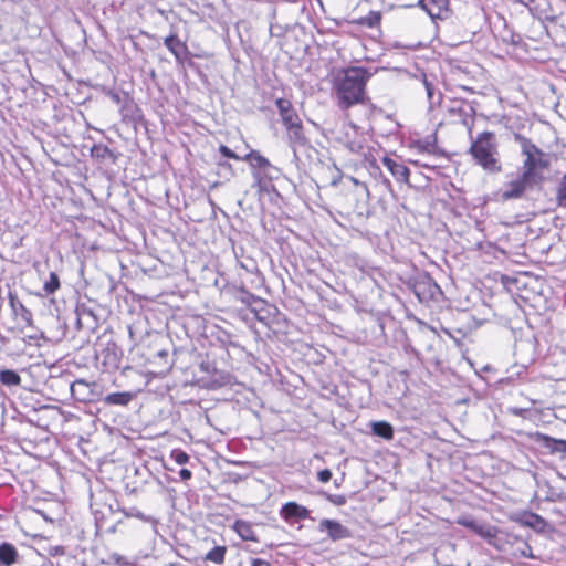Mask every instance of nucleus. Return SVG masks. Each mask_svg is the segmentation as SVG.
<instances>
[{
  "label": "nucleus",
  "mask_w": 566,
  "mask_h": 566,
  "mask_svg": "<svg viewBox=\"0 0 566 566\" xmlns=\"http://www.w3.org/2000/svg\"><path fill=\"white\" fill-rule=\"evenodd\" d=\"M514 139L521 147L524 160L520 172L505 182L500 190L502 201L520 199L526 192L539 187L545 180V172L549 166L546 154L528 138L514 134Z\"/></svg>",
  "instance_id": "obj_1"
},
{
  "label": "nucleus",
  "mask_w": 566,
  "mask_h": 566,
  "mask_svg": "<svg viewBox=\"0 0 566 566\" xmlns=\"http://www.w3.org/2000/svg\"><path fill=\"white\" fill-rule=\"evenodd\" d=\"M371 73L359 66L340 70L334 77L333 91L337 106L348 111L352 106L364 104L368 99L366 84Z\"/></svg>",
  "instance_id": "obj_2"
},
{
  "label": "nucleus",
  "mask_w": 566,
  "mask_h": 566,
  "mask_svg": "<svg viewBox=\"0 0 566 566\" xmlns=\"http://www.w3.org/2000/svg\"><path fill=\"white\" fill-rule=\"evenodd\" d=\"M469 153L484 170L489 172H500L502 166L500 163L499 145L494 133L483 132L471 143Z\"/></svg>",
  "instance_id": "obj_3"
},
{
  "label": "nucleus",
  "mask_w": 566,
  "mask_h": 566,
  "mask_svg": "<svg viewBox=\"0 0 566 566\" xmlns=\"http://www.w3.org/2000/svg\"><path fill=\"white\" fill-rule=\"evenodd\" d=\"M318 531L325 532L327 536L334 542L350 537V531L335 520H322L318 524Z\"/></svg>",
  "instance_id": "obj_4"
},
{
  "label": "nucleus",
  "mask_w": 566,
  "mask_h": 566,
  "mask_svg": "<svg viewBox=\"0 0 566 566\" xmlns=\"http://www.w3.org/2000/svg\"><path fill=\"white\" fill-rule=\"evenodd\" d=\"M280 515L286 522L295 523L308 518L310 511L296 502H287L281 507Z\"/></svg>",
  "instance_id": "obj_5"
},
{
  "label": "nucleus",
  "mask_w": 566,
  "mask_h": 566,
  "mask_svg": "<svg viewBox=\"0 0 566 566\" xmlns=\"http://www.w3.org/2000/svg\"><path fill=\"white\" fill-rule=\"evenodd\" d=\"M381 161L398 182H409L410 170L407 166L387 156Z\"/></svg>",
  "instance_id": "obj_6"
},
{
  "label": "nucleus",
  "mask_w": 566,
  "mask_h": 566,
  "mask_svg": "<svg viewBox=\"0 0 566 566\" xmlns=\"http://www.w3.org/2000/svg\"><path fill=\"white\" fill-rule=\"evenodd\" d=\"M534 440L541 448L547 449L551 453L566 454V440H556L541 433H536Z\"/></svg>",
  "instance_id": "obj_7"
},
{
  "label": "nucleus",
  "mask_w": 566,
  "mask_h": 566,
  "mask_svg": "<svg viewBox=\"0 0 566 566\" xmlns=\"http://www.w3.org/2000/svg\"><path fill=\"white\" fill-rule=\"evenodd\" d=\"M275 104L285 127L289 125H295V123L300 122L298 115L293 109L289 99L277 98Z\"/></svg>",
  "instance_id": "obj_8"
},
{
  "label": "nucleus",
  "mask_w": 566,
  "mask_h": 566,
  "mask_svg": "<svg viewBox=\"0 0 566 566\" xmlns=\"http://www.w3.org/2000/svg\"><path fill=\"white\" fill-rule=\"evenodd\" d=\"M449 0H420L421 8L432 18H442L447 11Z\"/></svg>",
  "instance_id": "obj_9"
},
{
  "label": "nucleus",
  "mask_w": 566,
  "mask_h": 566,
  "mask_svg": "<svg viewBox=\"0 0 566 566\" xmlns=\"http://www.w3.org/2000/svg\"><path fill=\"white\" fill-rule=\"evenodd\" d=\"M165 46L175 55L179 62L184 61L185 55L188 52L187 45L181 42L176 34H170L164 40Z\"/></svg>",
  "instance_id": "obj_10"
},
{
  "label": "nucleus",
  "mask_w": 566,
  "mask_h": 566,
  "mask_svg": "<svg viewBox=\"0 0 566 566\" xmlns=\"http://www.w3.org/2000/svg\"><path fill=\"white\" fill-rule=\"evenodd\" d=\"M370 430L374 436L390 440L394 437V428L387 421H373L370 422Z\"/></svg>",
  "instance_id": "obj_11"
},
{
  "label": "nucleus",
  "mask_w": 566,
  "mask_h": 566,
  "mask_svg": "<svg viewBox=\"0 0 566 566\" xmlns=\"http://www.w3.org/2000/svg\"><path fill=\"white\" fill-rule=\"evenodd\" d=\"M415 289V292L420 300H422L421 294H423V298H426V294H428V297H433L436 293L441 292L439 285L430 277H427L424 282L417 284Z\"/></svg>",
  "instance_id": "obj_12"
},
{
  "label": "nucleus",
  "mask_w": 566,
  "mask_h": 566,
  "mask_svg": "<svg viewBox=\"0 0 566 566\" xmlns=\"http://www.w3.org/2000/svg\"><path fill=\"white\" fill-rule=\"evenodd\" d=\"M18 551L10 543H2L0 545V564L10 566L17 562Z\"/></svg>",
  "instance_id": "obj_13"
},
{
  "label": "nucleus",
  "mask_w": 566,
  "mask_h": 566,
  "mask_svg": "<svg viewBox=\"0 0 566 566\" xmlns=\"http://www.w3.org/2000/svg\"><path fill=\"white\" fill-rule=\"evenodd\" d=\"M420 76H421L422 85L427 93V98H428L430 107H432L433 105L440 104L441 97H442L441 93L436 92V87H434L433 83L428 80V77L424 73H421Z\"/></svg>",
  "instance_id": "obj_14"
},
{
  "label": "nucleus",
  "mask_w": 566,
  "mask_h": 566,
  "mask_svg": "<svg viewBox=\"0 0 566 566\" xmlns=\"http://www.w3.org/2000/svg\"><path fill=\"white\" fill-rule=\"evenodd\" d=\"M234 531L243 541L256 542L258 538L250 523L245 521H237L233 526Z\"/></svg>",
  "instance_id": "obj_15"
},
{
  "label": "nucleus",
  "mask_w": 566,
  "mask_h": 566,
  "mask_svg": "<svg viewBox=\"0 0 566 566\" xmlns=\"http://www.w3.org/2000/svg\"><path fill=\"white\" fill-rule=\"evenodd\" d=\"M287 130H289V138L291 140V143L296 146H303L305 145V136L303 134V128H302V125H301V120L295 123V125H289L286 126Z\"/></svg>",
  "instance_id": "obj_16"
},
{
  "label": "nucleus",
  "mask_w": 566,
  "mask_h": 566,
  "mask_svg": "<svg viewBox=\"0 0 566 566\" xmlns=\"http://www.w3.org/2000/svg\"><path fill=\"white\" fill-rule=\"evenodd\" d=\"M243 160L248 161L253 168L265 169L271 166L270 161L256 150L247 154Z\"/></svg>",
  "instance_id": "obj_17"
},
{
  "label": "nucleus",
  "mask_w": 566,
  "mask_h": 566,
  "mask_svg": "<svg viewBox=\"0 0 566 566\" xmlns=\"http://www.w3.org/2000/svg\"><path fill=\"white\" fill-rule=\"evenodd\" d=\"M0 381L6 386H19L21 377L17 371L6 369L0 371Z\"/></svg>",
  "instance_id": "obj_18"
},
{
  "label": "nucleus",
  "mask_w": 566,
  "mask_h": 566,
  "mask_svg": "<svg viewBox=\"0 0 566 566\" xmlns=\"http://www.w3.org/2000/svg\"><path fill=\"white\" fill-rule=\"evenodd\" d=\"M122 512H123V514L126 517H136V518H138V520H140L143 522H146V523H156V520L154 517L144 514L136 506L123 507Z\"/></svg>",
  "instance_id": "obj_19"
},
{
  "label": "nucleus",
  "mask_w": 566,
  "mask_h": 566,
  "mask_svg": "<svg viewBox=\"0 0 566 566\" xmlns=\"http://www.w3.org/2000/svg\"><path fill=\"white\" fill-rule=\"evenodd\" d=\"M227 548L224 546H216L206 555V560L212 562L217 565L224 563Z\"/></svg>",
  "instance_id": "obj_20"
},
{
  "label": "nucleus",
  "mask_w": 566,
  "mask_h": 566,
  "mask_svg": "<svg viewBox=\"0 0 566 566\" xmlns=\"http://www.w3.org/2000/svg\"><path fill=\"white\" fill-rule=\"evenodd\" d=\"M130 399L129 392H113L106 396L105 401L111 405L126 406Z\"/></svg>",
  "instance_id": "obj_21"
},
{
  "label": "nucleus",
  "mask_w": 566,
  "mask_h": 566,
  "mask_svg": "<svg viewBox=\"0 0 566 566\" xmlns=\"http://www.w3.org/2000/svg\"><path fill=\"white\" fill-rule=\"evenodd\" d=\"M60 289V279L56 273L51 272L48 281L44 282L43 291L46 295L55 293Z\"/></svg>",
  "instance_id": "obj_22"
},
{
  "label": "nucleus",
  "mask_w": 566,
  "mask_h": 566,
  "mask_svg": "<svg viewBox=\"0 0 566 566\" xmlns=\"http://www.w3.org/2000/svg\"><path fill=\"white\" fill-rule=\"evenodd\" d=\"M381 14L378 11H370L366 17L360 18L359 23L368 28H375L379 25Z\"/></svg>",
  "instance_id": "obj_23"
},
{
  "label": "nucleus",
  "mask_w": 566,
  "mask_h": 566,
  "mask_svg": "<svg viewBox=\"0 0 566 566\" xmlns=\"http://www.w3.org/2000/svg\"><path fill=\"white\" fill-rule=\"evenodd\" d=\"M163 463L167 470L171 471L172 473H177L181 481H187L191 478L190 470L181 468L178 471H176L172 467L166 465V462H163Z\"/></svg>",
  "instance_id": "obj_24"
},
{
  "label": "nucleus",
  "mask_w": 566,
  "mask_h": 566,
  "mask_svg": "<svg viewBox=\"0 0 566 566\" xmlns=\"http://www.w3.org/2000/svg\"><path fill=\"white\" fill-rule=\"evenodd\" d=\"M474 532L483 537L493 536V531L490 527L479 524V523H478L476 527L474 528Z\"/></svg>",
  "instance_id": "obj_25"
},
{
  "label": "nucleus",
  "mask_w": 566,
  "mask_h": 566,
  "mask_svg": "<svg viewBox=\"0 0 566 566\" xmlns=\"http://www.w3.org/2000/svg\"><path fill=\"white\" fill-rule=\"evenodd\" d=\"M560 202L566 205V174L564 175L557 192Z\"/></svg>",
  "instance_id": "obj_26"
},
{
  "label": "nucleus",
  "mask_w": 566,
  "mask_h": 566,
  "mask_svg": "<svg viewBox=\"0 0 566 566\" xmlns=\"http://www.w3.org/2000/svg\"><path fill=\"white\" fill-rule=\"evenodd\" d=\"M219 151L227 158H232L237 160H241L242 158L239 157L233 150H231L229 147L221 145L219 148Z\"/></svg>",
  "instance_id": "obj_27"
},
{
  "label": "nucleus",
  "mask_w": 566,
  "mask_h": 566,
  "mask_svg": "<svg viewBox=\"0 0 566 566\" xmlns=\"http://www.w3.org/2000/svg\"><path fill=\"white\" fill-rule=\"evenodd\" d=\"M92 153L93 155H96L97 157H104L105 154H109L111 150L108 147L106 146H95L93 149H92Z\"/></svg>",
  "instance_id": "obj_28"
},
{
  "label": "nucleus",
  "mask_w": 566,
  "mask_h": 566,
  "mask_svg": "<svg viewBox=\"0 0 566 566\" xmlns=\"http://www.w3.org/2000/svg\"><path fill=\"white\" fill-rule=\"evenodd\" d=\"M21 318L29 325L32 323V314L31 312L21 305Z\"/></svg>",
  "instance_id": "obj_29"
},
{
  "label": "nucleus",
  "mask_w": 566,
  "mask_h": 566,
  "mask_svg": "<svg viewBox=\"0 0 566 566\" xmlns=\"http://www.w3.org/2000/svg\"><path fill=\"white\" fill-rule=\"evenodd\" d=\"M331 478H332V472L327 469L318 472V480L323 483L328 482L331 480Z\"/></svg>",
  "instance_id": "obj_30"
},
{
  "label": "nucleus",
  "mask_w": 566,
  "mask_h": 566,
  "mask_svg": "<svg viewBox=\"0 0 566 566\" xmlns=\"http://www.w3.org/2000/svg\"><path fill=\"white\" fill-rule=\"evenodd\" d=\"M349 179H350V181H352L354 185L361 187V189L364 190L365 195H366L367 197H369V190H368V187H367V185H366L365 182H360L359 180H357V179H356V178H354V177H350Z\"/></svg>",
  "instance_id": "obj_31"
},
{
  "label": "nucleus",
  "mask_w": 566,
  "mask_h": 566,
  "mask_svg": "<svg viewBox=\"0 0 566 566\" xmlns=\"http://www.w3.org/2000/svg\"><path fill=\"white\" fill-rule=\"evenodd\" d=\"M459 524L463 525V526H467L471 530L474 531V528L476 527L478 525V522L473 521V520H467V518H463V520H460L459 521Z\"/></svg>",
  "instance_id": "obj_32"
},
{
  "label": "nucleus",
  "mask_w": 566,
  "mask_h": 566,
  "mask_svg": "<svg viewBox=\"0 0 566 566\" xmlns=\"http://www.w3.org/2000/svg\"><path fill=\"white\" fill-rule=\"evenodd\" d=\"M329 500L336 505H343L346 502V500L343 495H333V496H329Z\"/></svg>",
  "instance_id": "obj_33"
},
{
  "label": "nucleus",
  "mask_w": 566,
  "mask_h": 566,
  "mask_svg": "<svg viewBox=\"0 0 566 566\" xmlns=\"http://www.w3.org/2000/svg\"><path fill=\"white\" fill-rule=\"evenodd\" d=\"M251 566H272L269 562L263 560L261 558H253L251 560Z\"/></svg>",
  "instance_id": "obj_34"
},
{
  "label": "nucleus",
  "mask_w": 566,
  "mask_h": 566,
  "mask_svg": "<svg viewBox=\"0 0 566 566\" xmlns=\"http://www.w3.org/2000/svg\"><path fill=\"white\" fill-rule=\"evenodd\" d=\"M551 501H563L566 503V495L563 493H553L551 497H548Z\"/></svg>",
  "instance_id": "obj_35"
},
{
  "label": "nucleus",
  "mask_w": 566,
  "mask_h": 566,
  "mask_svg": "<svg viewBox=\"0 0 566 566\" xmlns=\"http://www.w3.org/2000/svg\"><path fill=\"white\" fill-rule=\"evenodd\" d=\"M348 148L350 149V151L357 153L361 149V145L359 143L353 142L348 145Z\"/></svg>",
  "instance_id": "obj_36"
},
{
  "label": "nucleus",
  "mask_w": 566,
  "mask_h": 566,
  "mask_svg": "<svg viewBox=\"0 0 566 566\" xmlns=\"http://www.w3.org/2000/svg\"><path fill=\"white\" fill-rule=\"evenodd\" d=\"M175 460H178V461H181V460H188V455L185 453V452H181L179 451L176 455V459Z\"/></svg>",
  "instance_id": "obj_37"
},
{
  "label": "nucleus",
  "mask_w": 566,
  "mask_h": 566,
  "mask_svg": "<svg viewBox=\"0 0 566 566\" xmlns=\"http://www.w3.org/2000/svg\"><path fill=\"white\" fill-rule=\"evenodd\" d=\"M109 96H111V98H112L115 103H117V104H118V103H120V97H119V95H118L117 93L111 92V93H109Z\"/></svg>",
  "instance_id": "obj_38"
},
{
  "label": "nucleus",
  "mask_w": 566,
  "mask_h": 566,
  "mask_svg": "<svg viewBox=\"0 0 566 566\" xmlns=\"http://www.w3.org/2000/svg\"><path fill=\"white\" fill-rule=\"evenodd\" d=\"M531 518L536 521L537 523H544V520L537 514H531Z\"/></svg>",
  "instance_id": "obj_39"
},
{
  "label": "nucleus",
  "mask_w": 566,
  "mask_h": 566,
  "mask_svg": "<svg viewBox=\"0 0 566 566\" xmlns=\"http://www.w3.org/2000/svg\"><path fill=\"white\" fill-rule=\"evenodd\" d=\"M54 553H56V554H59V553H60V554H63V553H64V549H63L62 547H59V546H57V547H55V548H54Z\"/></svg>",
  "instance_id": "obj_40"
},
{
  "label": "nucleus",
  "mask_w": 566,
  "mask_h": 566,
  "mask_svg": "<svg viewBox=\"0 0 566 566\" xmlns=\"http://www.w3.org/2000/svg\"><path fill=\"white\" fill-rule=\"evenodd\" d=\"M220 168H230V165L228 163H219Z\"/></svg>",
  "instance_id": "obj_41"
},
{
  "label": "nucleus",
  "mask_w": 566,
  "mask_h": 566,
  "mask_svg": "<svg viewBox=\"0 0 566 566\" xmlns=\"http://www.w3.org/2000/svg\"><path fill=\"white\" fill-rule=\"evenodd\" d=\"M384 182H385V185H386V187H387L388 189H391V184H390V181H389L388 179H385V181H384Z\"/></svg>",
  "instance_id": "obj_42"
},
{
  "label": "nucleus",
  "mask_w": 566,
  "mask_h": 566,
  "mask_svg": "<svg viewBox=\"0 0 566 566\" xmlns=\"http://www.w3.org/2000/svg\"><path fill=\"white\" fill-rule=\"evenodd\" d=\"M522 554H523L524 556H526V557H531V558H533V555H532L531 553H530V554H527V551H523V552H522Z\"/></svg>",
  "instance_id": "obj_43"
},
{
  "label": "nucleus",
  "mask_w": 566,
  "mask_h": 566,
  "mask_svg": "<svg viewBox=\"0 0 566 566\" xmlns=\"http://www.w3.org/2000/svg\"><path fill=\"white\" fill-rule=\"evenodd\" d=\"M171 463L180 465V464H184L185 462L178 461V462H171Z\"/></svg>",
  "instance_id": "obj_44"
}]
</instances>
